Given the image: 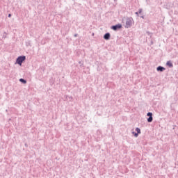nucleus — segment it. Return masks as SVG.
Masks as SVG:
<instances>
[{
	"label": "nucleus",
	"instance_id": "obj_1",
	"mask_svg": "<svg viewBox=\"0 0 178 178\" xmlns=\"http://www.w3.org/2000/svg\"><path fill=\"white\" fill-rule=\"evenodd\" d=\"M133 22H134V20L133 19V17H127V19H126L125 28L126 29H130V27H131V26H133Z\"/></svg>",
	"mask_w": 178,
	"mask_h": 178
},
{
	"label": "nucleus",
	"instance_id": "obj_2",
	"mask_svg": "<svg viewBox=\"0 0 178 178\" xmlns=\"http://www.w3.org/2000/svg\"><path fill=\"white\" fill-rule=\"evenodd\" d=\"M26 60V56H19L16 59V63L19 66H22L23 62Z\"/></svg>",
	"mask_w": 178,
	"mask_h": 178
},
{
	"label": "nucleus",
	"instance_id": "obj_3",
	"mask_svg": "<svg viewBox=\"0 0 178 178\" xmlns=\"http://www.w3.org/2000/svg\"><path fill=\"white\" fill-rule=\"evenodd\" d=\"M111 30H113L114 31H118V30H120L122 29V24H118L115 25H113L111 27Z\"/></svg>",
	"mask_w": 178,
	"mask_h": 178
},
{
	"label": "nucleus",
	"instance_id": "obj_4",
	"mask_svg": "<svg viewBox=\"0 0 178 178\" xmlns=\"http://www.w3.org/2000/svg\"><path fill=\"white\" fill-rule=\"evenodd\" d=\"M147 116H149V118H147L148 123H151L152 120H154V118L152 117V113L148 112L147 113Z\"/></svg>",
	"mask_w": 178,
	"mask_h": 178
},
{
	"label": "nucleus",
	"instance_id": "obj_5",
	"mask_svg": "<svg viewBox=\"0 0 178 178\" xmlns=\"http://www.w3.org/2000/svg\"><path fill=\"white\" fill-rule=\"evenodd\" d=\"M103 38H104V40H106V41L111 40V33H105L104 35Z\"/></svg>",
	"mask_w": 178,
	"mask_h": 178
},
{
	"label": "nucleus",
	"instance_id": "obj_6",
	"mask_svg": "<svg viewBox=\"0 0 178 178\" xmlns=\"http://www.w3.org/2000/svg\"><path fill=\"white\" fill-rule=\"evenodd\" d=\"M156 70H157V72H164V70H166V68L160 65L156 67Z\"/></svg>",
	"mask_w": 178,
	"mask_h": 178
},
{
	"label": "nucleus",
	"instance_id": "obj_7",
	"mask_svg": "<svg viewBox=\"0 0 178 178\" xmlns=\"http://www.w3.org/2000/svg\"><path fill=\"white\" fill-rule=\"evenodd\" d=\"M166 65L168 66V67H173V63H172V61H168L166 63Z\"/></svg>",
	"mask_w": 178,
	"mask_h": 178
},
{
	"label": "nucleus",
	"instance_id": "obj_8",
	"mask_svg": "<svg viewBox=\"0 0 178 178\" xmlns=\"http://www.w3.org/2000/svg\"><path fill=\"white\" fill-rule=\"evenodd\" d=\"M19 81H20V83H22L23 84H26V83H27V81L23 78H21L19 79Z\"/></svg>",
	"mask_w": 178,
	"mask_h": 178
},
{
	"label": "nucleus",
	"instance_id": "obj_9",
	"mask_svg": "<svg viewBox=\"0 0 178 178\" xmlns=\"http://www.w3.org/2000/svg\"><path fill=\"white\" fill-rule=\"evenodd\" d=\"M136 131L138 134H141V129H140V128H136Z\"/></svg>",
	"mask_w": 178,
	"mask_h": 178
},
{
	"label": "nucleus",
	"instance_id": "obj_10",
	"mask_svg": "<svg viewBox=\"0 0 178 178\" xmlns=\"http://www.w3.org/2000/svg\"><path fill=\"white\" fill-rule=\"evenodd\" d=\"M132 134H134V137H138V134L137 132H132Z\"/></svg>",
	"mask_w": 178,
	"mask_h": 178
},
{
	"label": "nucleus",
	"instance_id": "obj_11",
	"mask_svg": "<svg viewBox=\"0 0 178 178\" xmlns=\"http://www.w3.org/2000/svg\"><path fill=\"white\" fill-rule=\"evenodd\" d=\"M142 13H143V9H142V8H140V9L138 10V13L141 14Z\"/></svg>",
	"mask_w": 178,
	"mask_h": 178
},
{
	"label": "nucleus",
	"instance_id": "obj_12",
	"mask_svg": "<svg viewBox=\"0 0 178 178\" xmlns=\"http://www.w3.org/2000/svg\"><path fill=\"white\" fill-rule=\"evenodd\" d=\"M79 63L81 67L82 66H83V64L81 63V61H79Z\"/></svg>",
	"mask_w": 178,
	"mask_h": 178
},
{
	"label": "nucleus",
	"instance_id": "obj_13",
	"mask_svg": "<svg viewBox=\"0 0 178 178\" xmlns=\"http://www.w3.org/2000/svg\"><path fill=\"white\" fill-rule=\"evenodd\" d=\"M135 14L136 15V16H140V14L138 13V12H136Z\"/></svg>",
	"mask_w": 178,
	"mask_h": 178
},
{
	"label": "nucleus",
	"instance_id": "obj_14",
	"mask_svg": "<svg viewBox=\"0 0 178 178\" xmlns=\"http://www.w3.org/2000/svg\"><path fill=\"white\" fill-rule=\"evenodd\" d=\"M150 45H154V41L152 40L150 41Z\"/></svg>",
	"mask_w": 178,
	"mask_h": 178
},
{
	"label": "nucleus",
	"instance_id": "obj_15",
	"mask_svg": "<svg viewBox=\"0 0 178 178\" xmlns=\"http://www.w3.org/2000/svg\"><path fill=\"white\" fill-rule=\"evenodd\" d=\"M78 35H79V34L75 33V34L74 35V37H77Z\"/></svg>",
	"mask_w": 178,
	"mask_h": 178
},
{
	"label": "nucleus",
	"instance_id": "obj_16",
	"mask_svg": "<svg viewBox=\"0 0 178 178\" xmlns=\"http://www.w3.org/2000/svg\"><path fill=\"white\" fill-rule=\"evenodd\" d=\"M8 17H12V14H8Z\"/></svg>",
	"mask_w": 178,
	"mask_h": 178
},
{
	"label": "nucleus",
	"instance_id": "obj_17",
	"mask_svg": "<svg viewBox=\"0 0 178 178\" xmlns=\"http://www.w3.org/2000/svg\"><path fill=\"white\" fill-rule=\"evenodd\" d=\"M140 17H141L142 19H144V16H143V15H142V16H140Z\"/></svg>",
	"mask_w": 178,
	"mask_h": 178
}]
</instances>
